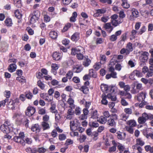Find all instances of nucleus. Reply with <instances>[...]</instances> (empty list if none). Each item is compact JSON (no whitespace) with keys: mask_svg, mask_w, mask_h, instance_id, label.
<instances>
[{"mask_svg":"<svg viewBox=\"0 0 153 153\" xmlns=\"http://www.w3.org/2000/svg\"><path fill=\"white\" fill-rule=\"evenodd\" d=\"M153 119V115L151 114H147L144 112L142 114L141 117H139L138 119V123L140 124L144 123L148 119L150 120Z\"/></svg>","mask_w":153,"mask_h":153,"instance_id":"f257e3e1","label":"nucleus"},{"mask_svg":"<svg viewBox=\"0 0 153 153\" xmlns=\"http://www.w3.org/2000/svg\"><path fill=\"white\" fill-rule=\"evenodd\" d=\"M139 53L140 54V56L139 57L140 61L143 62L147 61L149 55V53L146 51H141Z\"/></svg>","mask_w":153,"mask_h":153,"instance_id":"f03ea898","label":"nucleus"},{"mask_svg":"<svg viewBox=\"0 0 153 153\" xmlns=\"http://www.w3.org/2000/svg\"><path fill=\"white\" fill-rule=\"evenodd\" d=\"M19 103V100L17 98L15 99L14 100H11L9 103L8 107L10 109L14 110Z\"/></svg>","mask_w":153,"mask_h":153,"instance_id":"7ed1b4c3","label":"nucleus"},{"mask_svg":"<svg viewBox=\"0 0 153 153\" xmlns=\"http://www.w3.org/2000/svg\"><path fill=\"white\" fill-rule=\"evenodd\" d=\"M13 118L16 120V122L19 125L21 124L23 121V119L25 120L26 118L21 115L15 114L13 116Z\"/></svg>","mask_w":153,"mask_h":153,"instance_id":"20e7f679","label":"nucleus"},{"mask_svg":"<svg viewBox=\"0 0 153 153\" xmlns=\"http://www.w3.org/2000/svg\"><path fill=\"white\" fill-rule=\"evenodd\" d=\"M131 14L129 17V19L133 21L134 19L135 18H136L139 16V12L137 10L133 8L131 9Z\"/></svg>","mask_w":153,"mask_h":153,"instance_id":"39448f33","label":"nucleus"},{"mask_svg":"<svg viewBox=\"0 0 153 153\" xmlns=\"http://www.w3.org/2000/svg\"><path fill=\"white\" fill-rule=\"evenodd\" d=\"M35 108L33 107L29 106L25 112L26 115L29 117L32 116L35 112Z\"/></svg>","mask_w":153,"mask_h":153,"instance_id":"423d86ee","label":"nucleus"},{"mask_svg":"<svg viewBox=\"0 0 153 153\" xmlns=\"http://www.w3.org/2000/svg\"><path fill=\"white\" fill-rule=\"evenodd\" d=\"M101 88H104V91L106 92H111L113 93L114 91V90L112 87L108 86L107 85H102Z\"/></svg>","mask_w":153,"mask_h":153,"instance_id":"0eeeda50","label":"nucleus"},{"mask_svg":"<svg viewBox=\"0 0 153 153\" xmlns=\"http://www.w3.org/2000/svg\"><path fill=\"white\" fill-rule=\"evenodd\" d=\"M0 128L1 131L5 133L8 134L10 132V130L9 127L5 124L1 125V126Z\"/></svg>","mask_w":153,"mask_h":153,"instance_id":"6e6552de","label":"nucleus"},{"mask_svg":"<svg viewBox=\"0 0 153 153\" xmlns=\"http://www.w3.org/2000/svg\"><path fill=\"white\" fill-rule=\"evenodd\" d=\"M13 139V140L15 142L18 143H20L23 146H25V141L24 139L19 137L18 136L14 137Z\"/></svg>","mask_w":153,"mask_h":153,"instance_id":"1a4fd4ad","label":"nucleus"},{"mask_svg":"<svg viewBox=\"0 0 153 153\" xmlns=\"http://www.w3.org/2000/svg\"><path fill=\"white\" fill-rule=\"evenodd\" d=\"M146 96V94L145 92H141L138 95L137 97V100L140 102H143Z\"/></svg>","mask_w":153,"mask_h":153,"instance_id":"9d476101","label":"nucleus"},{"mask_svg":"<svg viewBox=\"0 0 153 153\" xmlns=\"http://www.w3.org/2000/svg\"><path fill=\"white\" fill-rule=\"evenodd\" d=\"M83 67L82 65H76L73 68V71L76 73H79L82 71L83 69Z\"/></svg>","mask_w":153,"mask_h":153,"instance_id":"9b49d317","label":"nucleus"},{"mask_svg":"<svg viewBox=\"0 0 153 153\" xmlns=\"http://www.w3.org/2000/svg\"><path fill=\"white\" fill-rule=\"evenodd\" d=\"M126 35L127 34L126 33H124L122 35L121 37V39L118 43V45L119 46H120L124 44V41L126 39Z\"/></svg>","mask_w":153,"mask_h":153,"instance_id":"f8f14e48","label":"nucleus"},{"mask_svg":"<svg viewBox=\"0 0 153 153\" xmlns=\"http://www.w3.org/2000/svg\"><path fill=\"white\" fill-rule=\"evenodd\" d=\"M31 130L33 132L38 133L40 131V128L38 124H36L32 126L31 128Z\"/></svg>","mask_w":153,"mask_h":153,"instance_id":"ddd939ff","label":"nucleus"},{"mask_svg":"<svg viewBox=\"0 0 153 153\" xmlns=\"http://www.w3.org/2000/svg\"><path fill=\"white\" fill-rule=\"evenodd\" d=\"M52 57L54 60L58 61L61 59V54L57 52H54L52 55Z\"/></svg>","mask_w":153,"mask_h":153,"instance_id":"4468645a","label":"nucleus"},{"mask_svg":"<svg viewBox=\"0 0 153 153\" xmlns=\"http://www.w3.org/2000/svg\"><path fill=\"white\" fill-rule=\"evenodd\" d=\"M104 27L105 29H107V31L110 33L113 29V27L111 25L110 23H107L105 24Z\"/></svg>","mask_w":153,"mask_h":153,"instance_id":"2eb2a0df","label":"nucleus"},{"mask_svg":"<svg viewBox=\"0 0 153 153\" xmlns=\"http://www.w3.org/2000/svg\"><path fill=\"white\" fill-rule=\"evenodd\" d=\"M79 33L76 32L74 33L71 36V39L73 41H76L79 39Z\"/></svg>","mask_w":153,"mask_h":153,"instance_id":"dca6fc26","label":"nucleus"},{"mask_svg":"<svg viewBox=\"0 0 153 153\" xmlns=\"http://www.w3.org/2000/svg\"><path fill=\"white\" fill-rule=\"evenodd\" d=\"M91 62V61L90 59L85 57L82 64L85 67H88L90 65Z\"/></svg>","mask_w":153,"mask_h":153,"instance_id":"f3484780","label":"nucleus"},{"mask_svg":"<svg viewBox=\"0 0 153 153\" xmlns=\"http://www.w3.org/2000/svg\"><path fill=\"white\" fill-rule=\"evenodd\" d=\"M16 65L15 64H11L8 66V70L10 72H12L16 70Z\"/></svg>","mask_w":153,"mask_h":153,"instance_id":"a211bd4d","label":"nucleus"},{"mask_svg":"<svg viewBox=\"0 0 153 153\" xmlns=\"http://www.w3.org/2000/svg\"><path fill=\"white\" fill-rule=\"evenodd\" d=\"M74 100L71 98H69L67 101L68 103L70 105L69 107L71 108H74L75 107L74 104Z\"/></svg>","mask_w":153,"mask_h":153,"instance_id":"6ab92c4d","label":"nucleus"},{"mask_svg":"<svg viewBox=\"0 0 153 153\" xmlns=\"http://www.w3.org/2000/svg\"><path fill=\"white\" fill-rule=\"evenodd\" d=\"M41 125L43 130L48 129L50 128L49 124L46 122H42Z\"/></svg>","mask_w":153,"mask_h":153,"instance_id":"aec40b11","label":"nucleus"},{"mask_svg":"<svg viewBox=\"0 0 153 153\" xmlns=\"http://www.w3.org/2000/svg\"><path fill=\"white\" fill-rule=\"evenodd\" d=\"M127 124L130 127H134L136 126V123L134 120H130L127 121Z\"/></svg>","mask_w":153,"mask_h":153,"instance_id":"412c9836","label":"nucleus"},{"mask_svg":"<svg viewBox=\"0 0 153 153\" xmlns=\"http://www.w3.org/2000/svg\"><path fill=\"white\" fill-rule=\"evenodd\" d=\"M113 119V118H111L110 117V118L107 120V124L108 125L111 126H115L116 125V123L114 120Z\"/></svg>","mask_w":153,"mask_h":153,"instance_id":"4be33fe9","label":"nucleus"},{"mask_svg":"<svg viewBox=\"0 0 153 153\" xmlns=\"http://www.w3.org/2000/svg\"><path fill=\"white\" fill-rule=\"evenodd\" d=\"M97 121L101 123L105 124L107 121V119L104 116H101Z\"/></svg>","mask_w":153,"mask_h":153,"instance_id":"5701e85b","label":"nucleus"},{"mask_svg":"<svg viewBox=\"0 0 153 153\" xmlns=\"http://www.w3.org/2000/svg\"><path fill=\"white\" fill-rule=\"evenodd\" d=\"M77 16V13L74 12L72 14V16L70 18V21L71 22H74L76 21V18Z\"/></svg>","mask_w":153,"mask_h":153,"instance_id":"b1692460","label":"nucleus"},{"mask_svg":"<svg viewBox=\"0 0 153 153\" xmlns=\"http://www.w3.org/2000/svg\"><path fill=\"white\" fill-rule=\"evenodd\" d=\"M49 36L51 38L55 39L57 38V33L54 31H51L50 33Z\"/></svg>","mask_w":153,"mask_h":153,"instance_id":"393cba45","label":"nucleus"},{"mask_svg":"<svg viewBox=\"0 0 153 153\" xmlns=\"http://www.w3.org/2000/svg\"><path fill=\"white\" fill-rule=\"evenodd\" d=\"M51 106L50 108L51 112L53 113H57L58 112L56 109V105L54 103H51Z\"/></svg>","mask_w":153,"mask_h":153,"instance_id":"a878e982","label":"nucleus"},{"mask_svg":"<svg viewBox=\"0 0 153 153\" xmlns=\"http://www.w3.org/2000/svg\"><path fill=\"white\" fill-rule=\"evenodd\" d=\"M80 90L82 91L83 93L85 94H87L89 90L88 87L86 85L82 86L80 88Z\"/></svg>","mask_w":153,"mask_h":153,"instance_id":"bb28decb","label":"nucleus"},{"mask_svg":"<svg viewBox=\"0 0 153 153\" xmlns=\"http://www.w3.org/2000/svg\"><path fill=\"white\" fill-rule=\"evenodd\" d=\"M70 124L71 130L72 131L76 130V128H75V126L76 125V123H75V121H71Z\"/></svg>","mask_w":153,"mask_h":153,"instance_id":"cd10ccee","label":"nucleus"},{"mask_svg":"<svg viewBox=\"0 0 153 153\" xmlns=\"http://www.w3.org/2000/svg\"><path fill=\"white\" fill-rule=\"evenodd\" d=\"M117 138L120 140H123L125 138L126 136V134L125 133H117Z\"/></svg>","mask_w":153,"mask_h":153,"instance_id":"c85d7f7f","label":"nucleus"},{"mask_svg":"<svg viewBox=\"0 0 153 153\" xmlns=\"http://www.w3.org/2000/svg\"><path fill=\"white\" fill-rule=\"evenodd\" d=\"M137 144L135 145L136 146L138 145H140L141 146L144 145L145 143L141 138H138L136 140Z\"/></svg>","mask_w":153,"mask_h":153,"instance_id":"c756f323","label":"nucleus"},{"mask_svg":"<svg viewBox=\"0 0 153 153\" xmlns=\"http://www.w3.org/2000/svg\"><path fill=\"white\" fill-rule=\"evenodd\" d=\"M106 96L104 94H103L102 95V100H101V102L102 104L105 105H107L108 104V101L106 100Z\"/></svg>","mask_w":153,"mask_h":153,"instance_id":"7c9ffc66","label":"nucleus"},{"mask_svg":"<svg viewBox=\"0 0 153 153\" xmlns=\"http://www.w3.org/2000/svg\"><path fill=\"white\" fill-rule=\"evenodd\" d=\"M39 18L32 16L30 20V23L31 24H34L38 21Z\"/></svg>","mask_w":153,"mask_h":153,"instance_id":"2f4dec72","label":"nucleus"},{"mask_svg":"<svg viewBox=\"0 0 153 153\" xmlns=\"http://www.w3.org/2000/svg\"><path fill=\"white\" fill-rule=\"evenodd\" d=\"M71 24L70 23H67L62 30V32H63L67 31L71 27Z\"/></svg>","mask_w":153,"mask_h":153,"instance_id":"473e14b6","label":"nucleus"},{"mask_svg":"<svg viewBox=\"0 0 153 153\" xmlns=\"http://www.w3.org/2000/svg\"><path fill=\"white\" fill-rule=\"evenodd\" d=\"M145 149L147 152H150L151 153H153V146L151 147L149 145L146 146H145Z\"/></svg>","mask_w":153,"mask_h":153,"instance_id":"72a5a7b5","label":"nucleus"},{"mask_svg":"<svg viewBox=\"0 0 153 153\" xmlns=\"http://www.w3.org/2000/svg\"><path fill=\"white\" fill-rule=\"evenodd\" d=\"M106 11L103 9H98L97 10L96 13L94 14L95 16H98L100 14L105 13Z\"/></svg>","mask_w":153,"mask_h":153,"instance_id":"f704fd0d","label":"nucleus"},{"mask_svg":"<svg viewBox=\"0 0 153 153\" xmlns=\"http://www.w3.org/2000/svg\"><path fill=\"white\" fill-rule=\"evenodd\" d=\"M5 23L7 26H10L12 25L11 19L10 18L6 19L5 21Z\"/></svg>","mask_w":153,"mask_h":153,"instance_id":"c9c22d12","label":"nucleus"},{"mask_svg":"<svg viewBox=\"0 0 153 153\" xmlns=\"http://www.w3.org/2000/svg\"><path fill=\"white\" fill-rule=\"evenodd\" d=\"M15 14L16 17L18 19H20L22 18V14L20 13L19 10H16L15 12Z\"/></svg>","mask_w":153,"mask_h":153,"instance_id":"e433bc0d","label":"nucleus"},{"mask_svg":"<svg viewBox=\"0 0 153 153\" xmlns=\"http://www.w3.org/2000/svg\"><path fill=\"white\" fill-rule=\"evenodd\" d=\"M15 5L18 7H20L22 6L21 0H13Z\"/></svg>","mask_w":153,"mask_h":153,"instance_id":"4c0bfd02","label":"nucleus"},{"mask_svg":"<svg viewBox=\"0 0 153 153\" xmlns=\"http://www.w3.org/2000/svg\"><path fill=\"white\" fill-rule=\"evenodd\" d=\"M123 3L122 4V6L123 7L126 9H128L130 7V5L127 3L126 1L122 0Z\"/></svg>","mask_w":153,"mask_h":153,"instance_id":"58836bf2","label":"nucleus"},{"mask_svg":"<svg viewBox=\"0 0 153 153\" xmlns=\"http://www.w3.org/2000/svg\"><path fill=\"white\" fill-rule=\"evenodd\" d=\"M111 22L113 26L116 27L121 23L122 22L118 21L117 20H111Z\"/></svg>","mask_w":153,"mask_h":153,"instance_id":"ea45409f","label":"nucleus"},{"mask_svg":"<svg viewBox=\"0 0 153 153\" xmlns=\"http://www.w3.org/2000/svg\"><path fill=\"white\" fill-rule=\"evenodd\" d=\"M32 15V16L39 18V17L40 16V12L38 10H35L33 12Z\"/></svg>","mask_w":153,"mask_h":153,"instance_id":"a19ab883","label":"nucleus"},{"mask_svg":"<svg viewBox=\"0 0 153 153\" xmlns=\"http://www.w3.org/2000/svg\"><path fill=\"white\" fill-rule=\"evenodd\" d=\"M129 117L128 115H127L126 114L123 113L121 116V119L124 121H126Z\"/></svg>","mask_w":153,"mask_h":153,"instance_id":"79ce46f5","label":"nucleus"},{"mask_svg":"<svg viewBox=\"0 0 153 153\" xmlns=\"http://www.w3.org/2000/svg\"><path fill=\"white\" fill-rule=\"evenodd\" d=\"M37 85L42 89H44L45 87V85L42 82V81L39 80L37 82Z\"/></svg>","mask_w":153,"mask_h":153,"instance_id":"37998d69","label":"nucleus"},{"mask_svg":"<svg viewBox=\"0 0 153 153\" xmlns=\"http://www.w3.org/2000/svg\"><path fill=\"white\" fill-rule=\"evenodd\" d=\"M126 49V50H128L132 51L133 50L132 44L131 42L128 43L127 44Z\"/></svg>","mask_w":153,"mask_h":153,"instance_id":"c03bdc74","label":"nucleus"},{"mask_svg":"<svg viewBox=\"0 0 153 153\" xmlns=\"http://www.w3.org/2000/svg\"><path fill=\"white\" fill-rule=\"evenodd\" d=\"M135 75L138 77H141L143 76L142 73L140 71L136 70L134 71Z\"/></svg>","mask_w":153,"mask_h":153,"instance_id":"a18cd8bd","label":"nucleus"},{"mask_svg":"<svg viewBox=\"0 0 153 153\" xmlns=\"http://www.w3.org/2000/svg\"><path fill=\"white\" fill-rule=\"evenodd\" d=\"M146 30V28L144 26H143L140 29V30L138 32V34L141 35L145 32Z\"/></svg>","mask_w":153,"mask_h":153,"instance_id":"49530a36","label":"nucleus"},{"mask_svg":"<svg viewBox=\"0 0 153 153\" xmlns=\"http://www.w3.org/2000/svg\"><path fill=\"white\" fill-rule=\"evenodd\" d=\"M117 39V37L114 34L112 35L109 37V40L111 42H115Z\"/></svg>","mask_w":153,"mask_h":153,"instance_id":"de8ad7c7","label":"nucleus"},{"mask_svg":"<svg viewBox=\"0 0 153 153\" xmlns=\"http://www.w3.org/2000/svg\"><path fill=\"white\" fill-rule=\"evenodd\" d=\"M124 111L126 114H127L128 115L132 114V110L130 108H126L124 109Z\"/></svg>","mask_w":153,"mask_h":153,"instance_id":"09e8293b","label":"nucleus"},{"mask_svg":"<svg viewBox=\"0 0 153 153\" xmlns=\"http://www.w3.org/2000/svg\"><path fill=\"white\" fill-rule=\"evenodd\" d=\"M89 74L91 76L94 78H95L97 77V74L96 73H94L93 69H91L89 70Z\"/></svg>","mask_w":153,"mask_h":153,"instance_id":"8fccbe9b","label":"nucleus"},{"mask_svg":"<svg viewBox=\"0 0 153 153\" xmlns=\"http://www.w3.org/2000/svg\"><path fill=\"white\" fill-rule=\"evenodd\" d=\"M121 103L122 105L124 106H127L128 105V102L126 100L125 98L121 99Z\"/></svg>","mask_w":153,"mask_h":153,"instance_id":"3c124183","label":"nucleus"},{"mask_svg":"<svg viewBox=\"0 0 153 153\" xmlns=\"http://www.w3.org/2000/svg\"><path fill=\"white\" fill-rule=\"evenodd\" d=\"M101 66V63L98 62L96 63L94 66V68L96 70H98L99 68H100Z\"/></svg>","mask_w":153,"mask_h":153,"instance_id":"603ef678","label":"nucleus"},{"mask_svg":"<svg viewBox=\"0 0 153 153\" xmlns=\"http://www.w3.org/2000/svg\"><path fill=\"white\" fill-rule=\"evenodd\" d=\"M126 130L130 134H132L133 133L134 130L132 127L127 126L126 127Z\"/></svg>","mask_w":153,"mask_h":153,"instance_id":"864d4df0","label":"nucleus"},{"mask_svg":"<svg viewBox=\"0 0 153 153\" xmlns=\"http://www.w3.org/2000/svg\"><path fill=\"white\" fill-rule=\"evenodd\" d=\"M97 111L95 110L92 114L91 117L93 119H95L97 117Z\"/></svg>","mask_w":153,"mask_h":153,"instance_id":"5fc2aeb1","label":"nucleus"},{"mask_svg":"<svg viewBox=\"0 0 153 153\" xmlns=\"http://www.w3.org/2000/svg\"><path fill=\"white\" fill-rule=\"evenodd\" d=\"M4 95L5 97H6L7 99L9 98L10 96V91H6L4 92Z\"/></svg>","mask_w":153,"mask_h":153,"instance_id":"6e6d98bb","label":"nucleus"},{"mask_svg":"<svg viewBox=\"0 0 153 153\" xmlns=\"http://www.w3.org/2000/svg\"><path fill=\"white\" fill-rule=\"evenodd\" d=\"M59 139L60 140H63L66 138V136L64 134H60L59 136Z\"/></svg>","mask_w":153,"mask_h":153,"instance_id":"4d7b16f0","label":"nucleus"},{"mask_svg":"<svg viewBox=\"0 0 153 153\" xmlns=\"http://www.w3.org/2000/svg\"><path fill=\"white\" fill-rule=\"evenodd\" d=\"M73 75V73L71 71H69L66 74V76L68 77V79H71Z\"/></svg>","mask_w":153,"mask_h":153,"instance_id":"13d9d810","label":"nucleus"},{"mask_svg":"<svg viewBox=\"0 0 153 153\" xmlns=\"http://www.w3.org/2000/svg\"><path fill=\"white\" fill-rule=\"evenodd\" d=\"M106 118H108L110 116V114L109 113V112L108 111H105L103 113V116Z\"/></svg>","mask_w":153,"mask_h":153,"instance_id":"bf43d9fd","label":"nucleus"},{"mask_svg":"<svg viewBox=\"0 0 153 153\" xmlns=\"http://www.w3.org/2000/svg\"><path fill=\"white\" fill-rule=\"evenodd\" d=\"M46 113L45 110L44 108L39 109L38 111V113L39 114L43 115Z\"/></svg>","mask_w":153,"mask_h":153,"instance_id":"052dcab7","label":"nucleus"},{"mask_svg":"<svg viewBox=\"0 0 153 153\" xmlns=\"http://www.w3.org/2000/svg\"><path fill=\"white\" fill-rule=\"evenodd\" d=\"M75 113L77 115H79L81 113L80 108L79 107H77L75 110Z\"/></svg>","mask_w":153,"mask_h":153,"instance_id":"680f3d73","label":"nucleus"},{"mask_svg":"<svg viewBox=\"0 0 153 153\" xmlns=\"http://www.w3.org/2000/svg\"><path fill=\"white\" fill-rule=\"evenodd\" d=\"M8 99H5V100L0 101V107L1 106H4L5 104V103L7 102Z\"/></svg>","mask_w":153,"mask_h":153,"instance_id":"e2e57ef3","label":"nucleus"},{"mask_svg":"<svg viewBox=\"0 0 153 153\" xmlns=\"http://www.w3.org/2000/svg\"><path fill=\"white\" fill-rule=\"evenodd\" d=\"M122 68V66L121 65L118 63H117L116 65L115 66V69L117 71H120L121 70Z\"/></svg>","mask_w":153,"mask_h":153,"instance_id":"0e129e2a","label":"nucleus"},{"mask_svg":"<svg viewBox=\"0 0 153 153\" xmlns=\"http://www.w3.org/2000/svg\"><path fill=\"white\" fill-rule=\"evenodd\" d=\"M119 17L120 18H124L125 17L126 15L125 14L123 10H121L120 11L119 13Z\"/></svg>","mask_w":153,"mask_h":153,"instance_id":"69168bd1","label":"nucleus"},{"mask_svg":"<svg viewBox=\"0 0 153 153\" xmlns=\"http://www.w3.org/2000/svg\"><path fill=\"white\" fill-rule=\"evenodd\" d=\"M90 125V126H92L93 127H97L99 126V124L97 122H94L92 123L91 124H89Z\"/></svg>","mask_w":153,"mask_h":153,"instance_id":"338daca9","label":"nucleus"},{"mask_svg":"<svg viewBox=\"0 0 153 153\" xmlns=\"http://www.w3.org/2000/svg\"><path fill=\"white\" fill-rule=\"evenodd\" d=\"M153 75V71H149L147 72L146 75V77H149L152 76Z\"/></svg>","mask_w":153,"mask_h":153,"instance_id":"774afa93","label":"nucleus"}]
</instances>
